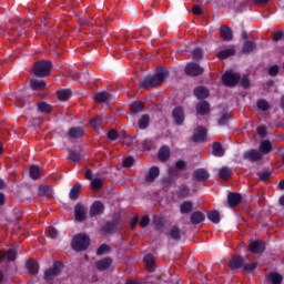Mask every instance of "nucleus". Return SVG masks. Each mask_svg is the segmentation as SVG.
Instances as JSON below:
<instances>
[{"instance_id":"nucleus-1","label":"nucleus","mask_w":284,"mask_h":284,"mask_svg":"<svg viewBox=\"0 0 284 284\" xmlns=\"http://www.w3.org/2000/svg\"><path fill=\"white\" fill-rule=\"evenodd\" d=\"M170 77L168 69L160 68L154 75H146L144 80L139 82L140 88H156Z\"/></svg>"},{"instance_id":"nucleus-2","label":"nucleus","mask_w":284,"mask_h":284,"mask_svg":"<svg viewBox=\"0 0 284 284\" xmlns=\"http://www.w3.org/2000/svg\"><path fill=\"white\" fill-rule=\"evenodd\" d=\"M52 70V62L48 60H41L33 65V74L39 78L49 77Z\"/></svg>"},{"instance_id":"nucleus-3","label":"nucleus","mask_w":284,"mask_h":284,"mask_svg":"<svg viewBox=\"0 0 284 284\" xmlns=\"http://www.w3.org/2000/svg\"><path fill=\"white\" fill-rule=\"evenodd\" d=\"M71 246L75 252H83L90 247V237L85 234L75 235L72 240Z\"/></svg>"},{"instance_id":"nucleus-4","label":"nucleus","mask_w":284,"mask_h":284,"mask_svg":"<svg viewBox=\"0 0 284 284\" xmlns=\"http://www.w3.org/2000/svg\"><path fill=\"white\" fill-rule=\"evenodd\" d=\"M239 81H241V75L239 73L227 71L222 75V82L229 88H234Z\"/></svg>"},{"instance_id":"nucleus-5","label":"nucleus","mask_w":284,"mask_h":284,"mask_svg":"<svg viewBox=\"0 0 284 284\" xmlns=\"http://www.w3.org/2000/svg\"><path fill=\"white\" fill-rule=\"evenodd\" d=\"M63 264L61 262H55L53 266L44 272L45 281H54L59 274H61V270Z\"/></svg>"},{"instance_id":"nucleus-6","label":"nucleus","mask_w":284,"mask_h":284,"mask_svg":"<svg viewBox=\"0 0 284 284\" xmlns=\"http://www.w3.org/2000/svg\"><path fill=\"white\" fill-rule=\"evenodd\" d=\"M203 72H204L203 67H201L197 63L191 62L185 67V74H187V77H201Z\"/></svg>"},{"instance_id":"nucleus-7","label":"nucleus","mask_w":284,"mask_h":284,"mask_svg":"<svg viewBox=\"0 0 284 284\" xmlns=\"http://www.w3.org/2000/svg\"><path fill=\"white\" fill-rule=\"evenodd\" d=\"M74 216L75 221H78L79 223H83V221L88 219V207H85V205L83 204H77L74 206Z\"/></svg>"},{"instance_id":"nucleus-8","label":"nucleus","mask_w":284,"mask_h":284,"mask_svg":"<svg viewBox=\"0 0 284 284\" xmlns=\"http://www.w3.org/2000/svg\"><path fill=\"white\" fill-rule=\"evenodd\" d=\"M248 250L253 254H263L265 252V242L256 240L250 244Z\"/></svg>"},{"instance_id":"nucleus-9","label":"nucleus","mask_w":284,"mask_h":284,"mask_svg":"<svg viewBox=\"0 0 284 284\" xmlns=\"http://www.w3.org/2000/svg\"><path fill=\"white\" fill-rule=\"evenodd\" d=\"M105 212V206L101 202H94L90 209V216H99Z\"/></svg>"},{"instance_id":"nucleus-10","label":"nucleus","mask_w":284,"mask_h":284,"mask_svg":"<svg viewBox=\"0 0 284 284\" xmlns=\"http://www.w3.org/2000/svg\"><path fill=\"white\" fill-rule=\"evenodd\" d=\"M244 159H246V161L256 162V161H261V159H263V154L261 153V151L251 150V151H247L246 153H244Z\"/></svg>"},{"instance_id":"nucleus-11","label":"nucleus","mask_w":284,"mask_h":284,"mask_svg":"<svg viewBox=\"0 0 284 284\" xmlns=\"http://www.w3.org/2000/svg\"><path fill=\"white\" fill-rule=\"evenodd\" d=\"M205 136H207V130L200 126L193 133V141H195V143H201V141H205Z\"/></svg>"},{"instance_id":"nucleus-12","label":"nucleus","mask_w":284,"mask_h":284,"mask_svg":"<svg viewBox=\"0 0 284 284\" xmlns=\"http://www.w3.org/2000/svg\"><path fill=\"white\" fill-rule=\"evenodd\" d=\"M68 134L70 139H81V136L85 134V129L82 126H73L69 129Z\"/></svg>"},{"instance_id":"nucleus-13","label":"nucleus","mask_w":284,"mask_h":284,"mask_svg":"<svg viewBox=\"0 0 284 284\" xmlns=\"http://www.w3.org/2000/svg\"><path fill=\"white\" fill-rule=\"evenodd\" d=\"M110 265H112V258L110 257H104L95 262V267L99 272H104V270H108Z\"/></svg>"},{"instance_id":"nucleus-14","label":"nucleus","mask_w":284,"mask_h":284,"mask_svg":"<svg viewBox=\"0 0 284 284\" xmlns=\"http://www.w3.org/2000/svg\"><path fill=\"white\" fill-rule=\"evenodd\" d=\"M173 119L178 125H181L185 121V113L183 108H175L173 110Z\"/></svg>"},{"instance_id":"nucleus-15","label":"nucleus","mask_w":284,"mask_h":284,"mask_svg":"<svg viewBox=\"0 0 284 284\" xmlns=\"http://www.w3.org/2000/svg\"><path fill=\"white\" fill-rule=\"evenodd\" d=\"M242 196L240 193H229L227 195V203L230 205V207H236V205H239V203H241L242 201Z\"/></svg>"},{"instance_id":"nucleus-16","label":"nucleus","mask_w":284,"mask_h":284,"mask_svg":"<svg viewBox=\"0 0 284 284\" xmlns=\"http://www.w3.org/2000/svg\"><path fill=\"white\" fill-rule=\"evenodd\" d=\"M194 94L196 99H199L200 101H203V99H207L210 97V90H207V88L205 87H197L194 90Z\"/></svg>"},{"instance_id":"nucleus-17","label":"nucleus","mask_w":284,"mask_h":284,"mask_svg":"<svg viewBox=\"0 0 284 284\" xmlns=\"http://www.w3.org/2000/svg\"><path fill=\"white\" fill-rule=\"evenodd\" d=\"M194 178L196 181H207L210 179V173L205 169H197L194 171Z\"/></svg>"},{"instance_id":"nucleus-18","label":"nucleus","mask_w":284,"mask_h":284,"mask_svg":"<svg viewBox=\"0 0 284 284\" xmlns=\"http://www.w3.org/2000/svg\"><path fill=\"white\" fill-rule=\"evenodd\" d=\"M236 54V49L234 47H231L229 49H224L217 53L219 59H229V57H234Z\"/></svg>"},{"instance_id":"nucleus-19","label":"nucleus","mask_w":284,"mask_h":284,"mask_svg":"<svg viewBox=\"0 0 284 284\" xmlns=\"http://www.w3.org/2000/svg\"><path fill=\"white\" fill-rule=\"evenodd\" d=\"M1 258H7V261H14L17 258V251L10 248L7 253L6 251H0V261Z\"/></svg>"},{"instance_id":"nucleus-20","label":"nucleus","mask_w":284,"mask_h":284,"mask_svg":"<svg viewBox=\"0 0 284 284\" xmlns=\"http://www.w3.org/2000/svg\"><path fill=\"white\" fill-rule=\"evenodd\" d=\"M205 221V215L199 211L191 214V223L193 225H199V223H203Z\"/></svg>"},{"instance_id":"nucleus-21","label":"nucleus","mask_w":284,"mask_h":284,"mask_svg":"<svg viewBox=\"0 0 284 284\" xmlns=\"http://www.w3.org/2000/svg\"><path fill=\"white\" fill-rule=\"evenodd\" d=\"M111 99H112V95H110V93H108L105 91H102V92L95 94V98H94V100L98 103H108V101H110Z\"/></svg>"},{"instance_id":"nucleus-22","label":"nucleus","mask_w":284,"mask_h":284,"mask_svg":"<svg viewBox=\"0 0 284 284\" xmlns=\"http://www.w3.org/2000/svg\"><path fill=\"white\" fill-rule=\"evenodd\" d=\"M212 154L213 156H224L225 150L223 149V145L219 142H214L212 145Z\"/></svg>"},{"instance_id":"nucleus-23","label":"nucleus","mask_w":284,"mask_h":284,"mask_svg":"<svg viewBox=\"0 0 284 284\" xmlns=\"http://www.w3.org/2000/svg\"><path fill=\"white\" fill-rule=\"evenodd\" d=\"M196 112L197 114H201L202 116L210 113V103L207 102H200L196 105Z\"/></svg>"},{"instance_id":"nucleus-24","label":"nucleus","mask_w":284,"mask_h":284,"mask_svg":"<svg viewBox=\"0 0 284 284\" xmlns=\"http://www.w3.org/2000/svg\"><path fill=\"white\" fill-rule=\"evenodd\" d=\"M194 207V204L191 201H184L180 204L181 214H190Z\"/></svg>"},{"instance_id":"nucleus-25","label":"nucleus","mask_w":284,"mask_h":284,"mask_svg":"<svg viewBox=\"0 0 284 284\" xmlns=\"http://www.w3.org/2000/svg\"><path fill=\"white\" fill-rule=\"evenodd\" d=\"M30 179L37 181L41 179V169L38 165H31L29 169Z\"/></svg>"},{"instance_id":"nucleus-26","label":"nucleus","mask_w":284,"mask_h":284,"mask_svg":"<svg viewBox=\"0 0 284 284\" xmlns=\"http://www.w3.org/2000/svg\"><path fill=\"white\" fill-rule=\"evenodd\" d=\"M255 50H256V42H254V41H246L242 48L243 54H250L251 52H254Z\"/></svg>"},{"instance_id":"nucleus-27","label":"nucleus","mask_w":284,"mask_h":284,"mask_svg":"<svg viewBox=\"0 0 284 284\" xmlns=\"http://www.w3.org/2000/svg\"><path fill=\"white\" fill-rule=\"evenodd\" d=\"M26 267L29 274H38L39 273V264L34 262V260L27 261Z\"/></svg>"},{"instance_id":"nucleus-28","label":"nucleus","mask_w":284,"mask_h":284,"mask_svg":"<svg viewBox=\"0 0 284 284\" xmlns=\"http://www.w3.org/2000/svg\"><path fill=\"white\" fill-rule=\"evenodd\" d=\"M80 193H81V183H77L75 185L72 186L69 193L71 201H77V199H79Z\"/></svg>"},{"instance_id":"nucleus-29","label":"nucleus","mask_w":284,"mask_h":284,"mask_svg":"<svg viewBox=\"0 0 284 284\" xmlns=\"http://www.w3.org/2000/svg\"><path fill=\"white\" fill-rule=\"evenodd\" d=\"M30 87H31V90H43V88H45V81L32 79L30 81Z\"/></svg>"},{"instance_id":"nucleus-30","label":"nucleus","mask_w":284,"mask_h":284,"mask_svg":"<svg viewBox=\"0 0 284 284\" xmlns=\"http://www.w3.org/2000/svg\"><path fill=\"white\" fill-rule=\"evenodd\" d=\"M159 174H160L159 168L156 166L151 168L145 178L148 183H152L156 179V176H159Z\"/></svg>"},{"instance_id":"nucleus-31","label":"nucleus","mask_w":284,"mask_h":284,"mask_svg":"<svg viewBox=\"0 0 284 284\" xmlns=\"http://www.w3.org/2000/svg\"><path fill=\"white\" fill-rule=\"evenodd\" d=\"M221 37L224 39V41H232L233 34H232V29L229 27H222L221 29Z\"/></svg>"},{"instance_id":"nucleus-32","label":"nucleus","mask_w":284,"mask_h":284,"mask_svg":"<svg viewBox=\"0 0 284 284\" xmlns=\"http://www.w3.org/2000/svg\"><path fill=\"white\" fill-rule=\"evenodd\" d=\"M170 239L174 241H181V236H183V232L176 226H173L169 233Z\"/></svg>"},{"instance_id":"nucleus-33","label":"nucleus","mask_w":284,"mask_h":284,"mask_svg":"<svg viewBox=\"0 0 284 284\" xmlns=\"http://www.w3.org/2000/svg\"><path fill=\"white\" fill-rule=\"evenodd\" d=\"M260 151L262 154H270L272 152V143L267 140H264L260 144Z\"/></svg>"},{"instance_id":"nucleus-34","label":"nucleus","mask_w":284,"mask_h":284,"mask_svg":"<svg viewBox=\"0 0 284 284\" xmlns=\"http://www.w3.org/2000/svg\"><path fill=\"white\" fill-rule=\"evenodd\" d=\"M243 257L242 256H237V257H233L230 261V265L232 270H239V267L243 266Z\"/></svg>"},{"instance_id":"nucleus-35","label":"nucleus","mask_w":284,"mask_h":284,"mask_svg":"<svg viewBox=\"0 0 284 284\" xmlns=\"http://www.w3.org/2000/svg\"><path fill=\"white\" fill-rule=\"evenodd\" d=\"M140 130H145L150 125V115L143 114L138 122Z\"/></svg>"},{"instance_id":"nucleus-36","label":"nucleus","mask_w":284,"mask_h":284,"mask_svg":"<svg viewBox=\"0 0 284 284\" xmlns=\"http://www.w3.org/2000/svg\"><path fill=\"white\" fill-rule=\"evenodd\" d=\"M144 263L146 265V268L149 270V272H153L155 265H154V256L148 254L144 256Z\"/></svg>"},{"instance_id":"nucleus-37","label":"nucleus","mask_w":284,"mask_h":284,"mask_svg":"<svg viewBox=\"0 0 284 284\" xmlns=\"http://www.w3.org/2000/svg\"><path fill=\"white\" fill-rule=\"evenodd\" d=\"M160 161H168L170 159V149L168 146H163L159 151Z\"/></svg>"},{"instance_id":"nucleus-38","label":"nucleus","mask_w":284,"mask_h":284,"mask_svg":"<svg viewBox=\"0 0 284 284\" xmlns=\"http://www.w3.org/2000/svg\"><path fill=\"white\" fill-rule=\"evenodd\" d=\"M52 194V187L42 184L39 186V195L40 196H50Z\"/></svg>"},{"instance_id":"nucleus-39","label":"nucleus","mask_w":284,"mask_h":284,"mask_svg":"<svg viewBox=\"0 0 284 284\" xmlns=\"http://www.w3.org/2000/svg\"><path fill=\"white\" fill-rule=\"evenodd\" d=\"M207 219L212 221V223H221V213H219V211H211L207 214Z\"/></svg>"},{"instance_id":"nucleus-40","label":"nucleus","mask_w":284,"mask_h":284,"mask_svg":"<svg viewBox=\"0 0 284 284\" xmlns=\"http://www.w3.org/2000/svg\"><path fill=\"white\" fill-rule=\"evenodd\" d=\"M71 94H72V92L68 89L58 91V98L60 101H68V99H70Z\"/></svg>"},{"instance_id":"nucleus-41","label":"nucleus","mask_w":284,"mask_h":284,"mask_svg":"<svg viewBox=\"0 0 284 284\" xmlns=\"http://www.w3.org/2000/svg\"><path fill=\"white\" fill-rule=\"evenodd\" d=\"M130 108L133 114H139V112H143V102H133Z\"/></svg>"},{"instance_id":"nucleus-42","label":"nucleus","mask_w":284,"mask_h":284,"mask_svg":"<svg viewBox=\"0 0 284 284\" xmlns=\"http://www.w3.org/2000/svg\"><path fill=\"white\" fill-rule=\"evenodd\" d=\"M270 281L273 284H281V282L283 281V276H281V274H278V273H271Z\"/></svg>"},{"instance_id":"nucleus-43","label":"nucleus","mask_w":284,"mask_h":284,"mask_svg":"<svg viewBox=\"0 0 284 284\" xmlns=\"http://www.w3.org/2000/svg\"><path fill=\"white\" fill-rule=\"evenodd\" d=\"M257 108L258 110H263V112H267V110H270V102L266 100H258Z\"/></svg>"},{"instance_id":"nucleus-44","label":"nucleus","mask_w":284,"mask_h":284,"mask_svg":"<svg viewBox=\"0 0 284 284\" xmlns=\"http://www.w3.org/2000/svg\"><path fill=\"white\" fill-rule=\"evenodd\" d=\"M93 190H101L103 187V181L101 179H94L91 181Z\"/></svg>"},{"instance_id":"nucleus-45","label":"nucleus","mask_w":284,"mask_h":284,"mask_svg":"<svg viewBox=\"0 0 284 284\" xmlns=\"http://www.w3.org/2000/svg\"><path fill=\"white\" fill-rule=\"evenodd\" d=\"M69 159L70 161H73V163H79V161H81V155L74 151H70Z\"/></svg>"},{"instance_id":"nucleus-46","label":"nucleus","mask_w":284,"mask_h":284,"mask_svg":"<svg viewBox=\"0 0 284 284\" xmlns=\"http://www.w3.org/2000/svg\"><path fill=\"white\" fill-rule=\"evenodd\" d=\"M220 176L222 178V179H230V174H232V171H230V169L229 168H222L221 170H220Z\"/></svg>"},{"instance_id":"nucleus-47","label":"nucleus","mask_w":284,"mask_h":284,"mask_svg":"<svg viewBox=\"0 0 284 284\" xmlns=\"http://www.w3.org/2000/svg\"><path fill=\"white\" fill-rule=\"evenodd\" d=\"M101 122H102L101 116H97L91 120V125L94 130H99V128H101Z\"/></svg>"},{"instance_id":"nucleus-48","label":"nucleus","mask_w":284,"mask_h":284,"mask_svg":"<svg viewBox=\"0 0 284 284\" xmlns=\"http://www.w3.org/2000/svg\"><path fill=\"white\" fill-rule=\"evenodd\" d=\"M105 252H110V246H108L106 244H102V245L97 250L98 256H103V254H105Z\"/></svg>"},{"instance_id":"nucleus-49","label":"nucleus","mask_w":284,"mask_h":284,"mask_svg":"<svg viewBox=\"0 0 284 284\" xmlns=\"http://www.w3.org/2000/svg\"><path fill=\"white\" fill-rule=\"evenodd\" d=\"M192 57L194 61H199L203 57V51L201 49H195L192 51Z\"/></svg>"},{"instance_id":"nucleus-50","label":"nucleus","mask_w":284,"mask_h":284,"mask_svg":"<svg viewBox=\"0 0 284 284\" xmlns=\"http://www.w3.org/2000/svg\"><path fill=\"white\" fill-rule=\"evenodd\" d=\"M108 139L110 141H116V139H119V133L115 130H111L108 133Z\"/></svg>"},{"instance_id":"nucleus-51","label":"nucleus","mask_w":284,"mask_h":284,"mask_svg":"<svg viewBox=\"0 0 284 284\" xmlns=\"http://www.w3.org/2000/svg\"><path fill=\"white\" fill-rule=\"evenodd\" d=\"M141 227H148L150 225V216L144 215L140 221Z\"/></svg>"},{"instance_id":"nucleus-52","label":"nucleus","mask_w":284,"mask_h":284,"mask_svg":"<svg viewBox=\"0 0 284 284\" xmlns=\"http://www.w3.org/2000/svg\"><path fill=\"white\" fill-rule=\"evenodd\" d=\"M48 235L50 239H57L59 236V232H57L54 227H49Z\"/></svg>"},{"instance_id":"nucleus-53","label":"nucleus","mask_w":284,"mask_h":284,"mask_svg":"<svg viewBox=\"0 0 284 284\" xmlns=\"http://www.w3.org/2000/svg\"><path fill=\"white\" fill-rule=\"evenodd\" d=\"M229 121H230V114H223L219 120V124L226 125Z\"/></svg>"},{"instance_id":"nucleus-54","label":"nucleus","mask_w":284,"mask_h":284,"mask_svg":"<svg viewBox=\"0 0 284 284\" xmlns=\"http://www.w3.org/2000/svg\"><path fill=\"white\" fill-rule=\"evenodd\" d=\"M134 165V160L132 158H126L123 161V168H132Z\"/></svg>"},{"instance_id":"nucleus-55","label":"nucleus","mask_w":284,"mask_h":284,"mask_svg":"<svg viewBox=\"0 0 284 284\" xmlns=\"http://www.w3.org/2000/svg\"><path fill=\"white\" fill-rule=\"evenodd\" d=\"M38 109L40 112H50V106L47 103H39Z\"/></svg>"},{"instance_id":"nucleus-56","label":"nucleus","mask_w":284,"mask_h":284,"mask_svg":"<svg viewBox=\"0 0 284 284\" xmlns=\"http://www.w3.org/2000/svg\"><path fill=\"white\" fill-rule=\"evenodd\" d=\"M268 74L271 77H276L278 74V65H273L268 69Z\"/></svg>"},{"instance_id":"nucleus-57","label":"nucleus","mask_w":284,"mask_h":284,"mask_svg":"<svg viewBox=\"0 0 284 284\" xmlns=\"http://www.w3.org/2000/svg\"><path fill=\"white\" fill-rule=\"evenodd\" d=\"M242 88H250V78L247 75H244L241 80Z\"/></svg>"},{"instance_id":"nucleus-58","label":"nucleus","mask_w":284,"mask_h":284,"mask_svg":"<svg viewBox=\"0 0 284 284\" xmlns=\"http://www.w3.org/2000/svg\"><path fill=\"white\" fill-rule=\"evenodd\" d=\"M274 41H281V39H283V31L278 30L274 33L273 37Z\"/></svg>"},{"instance_id":"nucleus-59","label":"nucleus","mask_w":284,"mask_h":284,"mask_svg":"<svg viewBox=\"0 0 284 284\" xmlns=\"http://www.w3.org/2000/svg\"><path fill=\"white\" fill-rule=\"evenodd\" d=\"M256 268V264L255 263H252V264H246L244 266V270H246V272H252Z\"/></svg>"},{"instance_id":"nucleus-60","label":"nucleus","mask_w":284,"mask_h":284,"mask_svg":"<svg viewBox=\"0 0 284 284\" xmlns=\"http://www.w3.org/2000/svg\"><path fill=\"white\" fill-rule=\"evenodd\" d=\"M175 168H176V170H183V169H185V161H178V162L175 163Z\"/></svg>"},{"instance_id":"nucleus-61","label":"nucleus","mask_w":284,"mask_h":284,"mask_svg":"<svg viewBox=\"0 0 284 284\" xmlns=\"http://www.w3.org/2000/svg\"><path fill=\"white\" fill-rule=\"evenodd\" d=\"M79 22H80V26H89L90 24V21L85 17L80 18Z\"/></svg>"},{"instance_id":"nucleus-62","label":"nucleus","mask_w":284,"mask_h":284,"mask_svg":"<svg viewBox=\"0 0 284 284\" xmlns=\"http://www.w3.org/2000/svg\"><path fill=\"white\" fill-rule=\"evenodd\" d=\"M265 132H266L265 126L257 128V134H260V136H265Z\"/></svg>"},{"instance_id":"nucleus-63","label":"nucleus","mask_w":284,"mask_h":284,"mask_svg":"<svg viewBox=\"0 0 284 284\" xmlns=\"http://www.w3.org/2000/svg\"><path fill=\"white\" fill-rule=\"evenodd\" d=\"M260 179L261 181H267V179H270V172H264L260 174Z\"/></svg>"},{"instance_id":"nucleus-64","label":"nucleus","mask_w":284,"mask_h":284,"mask_svg":"<svg viewBox=\"0 0 284 284\" xmlns=\"http://www.w3.org/2000/svg\"><path fill=\"white\" fill-rule=\"evenodd\" d=\"M193 14H201V7L199 4L193 7Z\"/></svg>"}]
</instances>
